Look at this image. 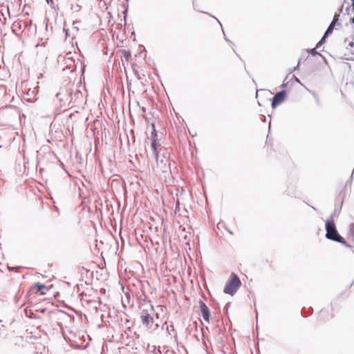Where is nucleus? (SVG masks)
Wrapping results in <instances>:
<instances>
[{
	"label": "nucleus",
	"instance_id": "f8f14e48",
	"mask_svg": "<svg viewBox=\"0 0 354 354\" xmlns=\"http://www.w3.org/2000/svg\"><path fill=\"white\" fill-rule=\"evenodd\" d=\"M316 48H313V49H310L309 50V53L313 55H319V56H322L320 53H317V50H316Z\"/></svg>",
	"mask_w": 354,
	"mask_h": 354
},
{
	"label": "nucleus",
	"instance_id": "7ed1b4c3",
	"mask_svg": "<svg viewBox=\"0 0 354 354\" xmlns=\"http://www.w3.org/2000/svg\"><path fill=\"white\" fill-rule=\"evenodd\" d=\"M158 145H159V142H158L156 131V129H153V131L151 132V149H152L153 156L154 158L156 160L158 165H164L163 166H160V167H161V169L162 170V171H165V169L167 167L168 160H165V162H164L163 160H161L159 162L158 152Z\"/></svg>",
	"mask_w": 354,
	"mask_h": 354
},
{
	"label": "nucleus",
	"instance_id": "6ab92c4d",
	"mask_svg": "<svg viewBox=\"0 0 354 354\" xmlns=\"http://www.w3.org/2000/svg\"><path fill=\"white\" fill-rule=\"evenodd\" d=\"M151 127H152L153 130V129H155V124H154L153 123L151 124Z\"/></svg>",
	"mask_w": 354,
	"mask_h": 354
},
{
	"label": "nucleus",
	"instance_id": "393cba45",
	"mask_svg": "<svg viewBox=\"0 0 354 354\" xmlns=\"http://www.w3.org/2000/svg\"><path fill=\"white\" fill-rule=\"evenodd\" d=\"M48 3H49V1L50 2H53V0H46Z\"/></svg>",
	"mask_w": 354,
	"mask_h": 354
},
{
	"label": "nucleus",
	"instance_id": "aec40b11",
	"mask_svg": "<svg viewBox=\"0 0 354 354\" xmlns=\"http://www.w3.org/2000/svg\"><path fill=\"white\" fill-rule=\"evenodd\" d=\"M286 86V84H283L281 85V87H282V88H285Z\"/></svg>",
	"mask_w": 354,
	"mask_h": 354
},
{
	"label": "nucleus",
	"instance_id": "5701e85b",
	"mask_svg": "<svg viewBox=\"0 0 354 354\" xmlns=\"http://www.w3.org/2000/svg\"><path fill=\"white\" fill-rule=\"evenodd\" d=\"M48 3H49V1L50 2H53V0H46Z\"/></svg>",
	"mask_w": 354,
	"mask_h": 354
},
{
	"label": "nucleus",
	"instance_id": "1a4fd4ad",
	"mask_svg": "<svg viewBox=\"0 0 354 354\" xmlns=\"http://www.w3.org/2000/svg\"><path fill=\"white\" fill-rule=\"evenodd\" d=\"M337 17H338V15L335 14L333 21L330 22V25L328 26V28L326 29V30L325 32V37H328L333 31L337 21Z\"/></svg>",
	"mask_w": 354,
	"mask_h": 354
},
{
	"label": "nucleus",
	"instance_id": "9b49d317",
	"mask_svg": "<svg viewBox=\"0 0 354 354\" xmlns=\"http://www.w3.org/2000/svg\"><path fill=\"white\" fill-rule=\"evenodd\" d=\"M35 286L37 288L38 291L46 288L45 285H44L42 283H35Z\"/></svg>",
	"mask_w": 354,
	"mask_h": 354
},
{
	"label": "nucleus",
	"instance_id": "f3484780",
	"mask_svg": "<svg viewBox=\"0 0 354 354\" xmlns=\"http://www.w3.org/2000/svg\"><path fill=\"white\" fill-rule=\"evenodd\" d=\"M299 62L298 63V64L294 68V70H296L297 69V68L299 67Z\"/></svg>",
	"mask_w": 354,
	"mask_h": 354
},
{
	"label": "nucleus",
	"instance_id": "ddd939ff",
	"mask_svg": "<svg viewBox=\"0 0 354 354\" xmlns=\"http://www.w3.org/2000/svg\"><path fill=\"white\" fill-rule=\"evenodd\" d=\"M327 37H325V33L324 34L323 37H322V39H320V41L317 43V46H316V48H319V46L322 45V44L325 41L326 38Z\"/></svg>",
	"mask_w": 354,
	"mask_h": 354
},
{
	"label": "nucleus",
	"instance_id": "20e7f679",
	"mask_svg": "<svg viewBox=\"0 0 354 354\" xmlns=\"http://www.w3.org/2000/svg\"><path fill=\"white\" fill-rule=\"evenodd\" d=\"M153 306H150L149 309H142L140 312V319L142 325L147 329L152 328L154 319L150 312H153Z\"/></svg>",
	"mask_w": 354,
	"mask_h": 354
},
{
	"label": "nucleus",
	"instance_id": "4468645a",
	"mask_svg": "<svg viewBox=\"0 0 354 354\" xmlns=\"http://www.w3.org/2000/svg\"><path fill=\"white\" fill-rule=\"evenodd\" d=\"M56 95L59 98V101L63 102V101L65 100L63 97H60L62 95V93L61 92L57 93Z\"/></svg>",
	"mask_w": 354,
	"mask_h": 354
},
{
	"label": "nucleus",
	"instance_id": "dca6fc26",
	"mask_svg": "<svg viewBox=\"0 0 354 354\" xmlns=\"http://www.w3.org/2000/svg\"><path fill=\"white\" fill-rule=\"evenodd\" d=\"M352 1V7H353V10H354V0H351Z\"/></svg>",
	"mask_w": 354,
	"mask_h": 354
},
{
	"label": "nucleus",
	"instance_id": "f03ea898",
	"mask_svg": "<svg viewBox=\"0 0 354 354\" xmlns=\"http://www.w3.org/2000/svg\"><path fill=\"white\" fill-rule=\"evenodd\" d=\"M241 286V281L239 277L232 272L230 277V281L227 282L223 292L224 293L230 295H234Z\"/></svg>",
	"mask_w": 354,
	"mask_h": 354
},
{
	"label": "nucleus",
	"instance_id": "39448f33",
	"mask_svg": "<svg viewBox=\"0 0 354 354\" xmlns=\"http://www.w3.org/2000/svg\"><path fill=\"white\" fill-rule=\"evenodd\" d=\"M75 68L76 65L73 54L70 52L64 57L63 71L69 70L70 72H73Z\"/></svg>",
	"mask_w": 354,
	"mask_h": 354
},
{
	"label": "nucleus",
	"instance_id": "423d86ee",
	"mask_svg": "<svg viewBox=\"0 0 354 354\" xmlns=\"http://www.w3.org/2000/svg\"><path fill=\"white\" fill-rule=\"evenodd\" d=\"M23 25H24V20L21 19H18L13 22L12 30L16 36L19 37L25 32L26 29H24Z\"/></svg>",
	"mask_w": 354,
	"mask_h": 354
},
{
	"label": "nucleus",
	"instance_id": "9d476101",
	"mask_svg": "<svg viewBox=\"0 0 354 354\" xmlns=\"http://www.w3.org/2000/svg\"><path fill=\"white\" fill-rule=\"evenodd\" d=\"M24 29H28V30H30V29L31 28V26H32V20L30 19H28V20H24Z\"/></svg>",
	"mask_w": 354,
	"mask_h": 354
},
{
	"label": "nucleus",
	"instance_id": "412c9836",
	"mask_svg": "<svg viewBox=\"0 0 354 354\" xmlns=\"http://www.w3.org/2000/svg\"><path fill=\"white\" fill-rule=\"evenodd\" d=\"M295 80H296V82H297L300 83V81L299 80V79H298V78L295 77Z\"/></svg>",
	"mask_w": 354,
	"mask_h": 354
},
{
	"label": "nucleus",
	"instance_id": "f257e3e1",
	"mask_svg": "<svg viewBox=\"0 0 354 354\" xmlns=\"http://www.w3.org/2000/svg\"><path fill=\"white\" fill-rule=\"evenodd\" d=\"M326 237L327 239L342 243L347 248H351V245L345 241L344 238L337 231L333 221V214L326 221Z\"/></svg>",
	"mask_w": 354,
	"mask_h": 354
},
{
	"label": "nucleus",
	"instance_id": "a211bd4d",
	"mask_svg": "<svg viewBox=\"0 0 354 354\" xmlns=\"http://www.w3.org/2000/svg\"><path fill=\"white\" fill-rule=\"evenodd\" d=\"M127 52H125V55H124V56H125V57H126L127 59H128L129 55H127Z\"/></svg>",
	"mask_w": 354,
	"mask_h": 354
},
{
	"label": "nucleus",
	"instance_id": "b1692460",
	"mask_svg": "<svg viewBox=\"0 0 354 354\" xmlns=\"http://www.w3.org/2000/svg\"><path fill=\"white\" fill-rule=\"evenodd\" d=\"M48 3H49V1L50 2H53V0H46Z\"/></svg>",
	"mask_w": 354,
	"mask_h": 354
},
{
	"label": "nucleus",
	"instance_id": "a878e982",
	"mask_svg": "<svg viewBox=\"0 0 354 354\" xmlns=\"http://www.w3.org/2000/svg\"><path fill=\"white\" fill-rule=\"evenodd\" d=\"M229 233L232 234V232L230 230H228Z\"/></svg>",
	"mask_w": 354,
	"mask_h": 354
},
{
	"label": "nucleus",
	"instance_id": "4be33fe9",
	"mask_svg": "<svg viewBox=\"0 0 354 354\" xmlns=\"http://www.w3.org/2000/svg\"><path fill=\"white\" fill-rule=\"evenodd\" d=\"M342 9H343V6L341 7V8L339 9V12H342Z\"/></svg>",
	"mask_w": 354,
	"mask_h": 354
},
{
	"label": "nucleus",
	"instance_id": "0eeeda50",
	"mask_svg": "<svg viewBox=\"0 0 354 354\" xmlns=\"http://www.w3.org/2000/svg\"><path fill=\"white\" fill-rule=\"evenodd\" d=\"M286 91H281L277 93L272 100L271 106L273 109L276 108L279 104H281L285 99Z\"/></svg>",
	"mask_w": 354,
	"mask_h": 354
},
{
	"label": "nucleus",
	"instance_id": "2eb2a0df",
	"mask_svg": "<svg viewBox=\"0 0 354 354\" xmlns=\"http://www.w3.org/2000/svg\"><path fill=\"white\" fill-rule=\"evenodd\" d=\"M351 230L353 235L354 236V223L352 224Z\"/></svg>",
	"mask_w": 354,
	"mask_h": 354
},
{
	"label": "nucleus",
	"instance_id": "6e6552de",
	"mask_svg": "<svg viewBox=\"0 0 354 354\" xmlns=\"http://www.w3.org/2000/svg\"><path fill=\"white\" fill-rule=\"evenodd\" d=\"M199 307L201 310V315L203 317V318L207 322L209 321L210 317V310L207 306L202 301H200L199 302Z\"/></svg>",
	"mask_w": 354,
	"mask_h": 354
}]
</instances>
